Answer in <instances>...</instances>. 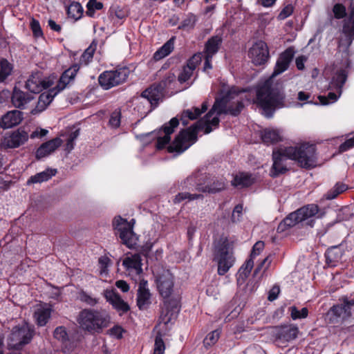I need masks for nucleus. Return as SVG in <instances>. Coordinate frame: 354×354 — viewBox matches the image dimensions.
Returning <instances> with one entry per match:
<instances>
[{
    "mask_svg": "<svg viewBox=\"0 0 354 354\" xmlns=\"http://www.w3.org/2000/svg\"><path fill=\"white\" fill-rule=\"evenodd\" d=\"M243 90L232 86L227 91H222L221 96L216 98L212 108L205 115V118L197 121L190 127L183 129L174 140L167 147L169 153H181L196 142L199 131H203L205 134L209 133L213 128H216L219 124L218 117L221 114L238 115L243 108L241 94Z\"/></svg>",
    "mask_w": 354,
    "mask_h": 354,
    "instance_id": "1",
    "label": "nucleus"
},
{
    "mask_svg": "<svg viewBox=\"0 0 354 354\" xmlns=\"http://www.w3.org/2000/svg\"><path fill=\"white\" fill-rule=\"evenodd\" d=\"M227 180L223 176H212L199 171L189 176L181 183V190L174 199V203H179L185 200L194 201L203 199L201 194H191L189 192L198 191L203 193L216 194L225 189Z\"/></svg>",
    "mask_w": 354,
    "mask_h": 354,
    "instance_id": "2",
    "label": "nucleus"
},
{
    "mask_svg": "<svg viewBox=\"0 0 354 354\" xmlns=\"http://www.w3.org/2000/svg\"><path fill=\"white\" fill-rule=\"evenodd\" d=\"M155 281L157 290L163 299L164 308L160 319L167 324L177 317L180 311V295L174 286V276L169 270L158 274Z\"/></svg>",
    "mask_w": 354,
    "mask_h": 354,
    "instance_id": "3",
    "label": "nucleus"
},
{
    "mask_svg": "<svg viewBox=\"0 0 354 354\" xmlns=\"http://www.w3.org/2000/svg\"><path fill=\"white\" fill-rule=\"evenodd\" d=\"M257 102L267 118H271L276 109L285 105V95L282 89L271 79L266 80L257 91Z\"/></svg>",
    "mask_w": 354,
    "mask_h": 354,
    "instance_id": "4",
    "label": "nucleus"
},
{
    "mask_svg": "<svg viewBox=\"0 0 354 354\" xmlns=\"http://www.w3.org/2000/svg\"><path fill=\"white\" fill-rule=\"evenodd\" d=\"M207 102L202 104V107L200 109L198 107H193L191 109L184 110L181 115L180 118L174 117L170 120L167 123H165L161 129L158 132L156 147L158 149H163L171 140V134H172L175 129L178 126L180 120L183 126H187L189 120H194L197 119L203 113L205 112L207 109Z\"/></svg>",
    "mask_w": 354,
    "mask_h": 354,
    "instance_id": "5",
    "label": "nucleus"
},
{
    "mask_svg": "<svg viewBox=\"0 0 354 354\" xmlns=\"http://www.w3.org/2000/svg\"><path fill=\"white\" fill-rule=\"evenodd\" d=\"M234 245V241L225 236H221L214 242V260L218 264L219 275L227 273L235 263Z\"/></svg>",
    "mask_w": 354,
    "mask_h": 354,
    "instance_id": "6",
    "label": "nucleus"
},
{
    "mask_svg": "<svg viewBox=\"0 0 354 354\" xmlns=\"http://www.w3.org/2000/svg\"><path fill=\"white\" fill-rule=\"evenodd\" d=\"M110 317L105 310L84 309L78 316L77 322L80 328L91 333H100L108 326Z\"/></svg>",
    "mask_w": 354,
    "mask_h": 354,
    "instance_id": "7",
    "label": "nucleus"
},
{
    "mask_svg": "<svg viewBox=\"0 0 354 354\" xmlns=\"http://www.w3.org/2000/svg\"><path fill=\"white\" fill-rule=\"evenodd\" d=\"M289 159L297 161L304 168L310 169L315 166V147L308 143H303L297 146L286 147L285 151Z\"/></svg>",
    "mask_w": 354,
    "mask_h": 354,
    "instance_id": "8",
    "label": "nucleus"
},
{
    "mask_svg": "<svg viewBox=\"0 0 354 354\" xmlns=\"http://www.w3.org/2000/svg\"><path fill=\"white\" fill-rule=\"evenodd\" d=\"M347 79V73L345 69L339 68L333 75L328 84L330 91L327 96L319 95V102L322 105H328L337 100L342 92V87Z\"/></svg>",
    "mask_w": 354,
    "mask_h": 354,
    "instance_id": "9",
    "label": "nucleus"
},
{
    "mask_svg": "<svg viewBox=\"0 0 354 354\" xmlns=\"http://www.w3.org/2000/svg\"><path fill=\"white\" fill-rule=\"evenodd\" d=\"M175 77L174 73H168L158 84H153L142 91L140 97L144 98L146 102L150 104L151 108L148 112L157 106L159 100L162 96L165 88L174 81Z\"/></svg>",
    "mask_w": 354,
    "mask_h": 354,
    "instance_id": "10",
    "label": "nucleus"
},
{
    "mask_svg": "<svg viewBox=\"0 0 354 354\" xmlns=\"http://www.w3.org/2000/svg\"><path fill=\"white\" fill-rule=\"evenodd\" d=\"M130 71L127 67H120L112 71H106L98 77L100 85L106 90L124 83L129 77Z\"/></svg>",
    "mask_w": 354,
    "mask_h": 354,
    "instance_id": "11",
    "label": "nucleus"
},
{
    "mask_svg": "<svg viewBox=\"0 0 354 354\" xmlns=\"http://www.w3.org/2000/svg\"><path fill=\"white\" fill-rule=\"evenodd\" d=\"M319 211V207L315 204H309L305 205L297 211L290 213L283 221L279 224V229L282 227H292L296 224L302 222L309 218L315 216Z\"/></svg>",
    "mask_w": 354,
    "mask_h": 354,
    "instance_id": "12",
    "label": "nucleus"
},
{
    "mask_svg": "<svg viewBox=\"0 0 354 354\" xmlns=\"http://www.w3.org/2000/svg\"><path fill=\"white\" fill-rule=\"evenodd\" d=\"M32 337V332L27 325L14 327L8 337V346L9 348L19 350L25 344L30 342Z\"/></svg>",
    "mask_w": 354,
    "mask_h": 354,
    "instance_id": "13",
    "label": "nucleus"
},
{
    "mask_svg": "<svg viewBox=\"0 0 354 354\" xmlns=\"http://www.w3.org/2000/svg\"><path fill=\"white\" fill-rule=\"evenodd\" d=\"M342 32L344 37L339 41V47L348 48L354 39V0H351L349 16L344 21Z\"/></svg>",
    "mask_w": 354,
    "mask_h": 354,
    "instance_id": "14",
    "label": "nucleus"
},
{
    "mask_svg": "<svg viewBox=\"0 0 354 354\" xmlns=\"http://www.w3.org/2000/svg\"><path fill=\"white\" fill-rule=\"evenodd\" d=\"M28 140V133L23 128H19L4 136L1 146L5 149H14L24 145Z\"/></svg>",
    "mask_w": 354,
    "mask_h": 354,
    "instance_id": "15",
    "label": "nucleus"
},
{
    "mask_svg": "<svg viewBox=\"0 0 354 354\" xmlns=\"http://www.w3.org/2000/svg\"><path fill=\"white\" fill-rule=\"evenodd\" d=\"M286 147H280L279 149L273 151V164L270 171L271 176L273 177L284 174L288 170L285 162L289 159V157L286 154Z\"/></svg>",
    "mask_w": 354,
    "mask_h": 354,
    "instance_id": "16",
    "label": "nucleus"
},
{
    "mask_svg": "<svg viewBox=\"0 0 354 354\" xmlns=\"http://www.w3.org/2000/svg\"><path fill=\"white\" fill-rule=\"evenodd\" d=\"M250 56L255 65L264 64L269 58V50L266 43L257 41L250 49Z\"/></svg>",
    "mask_w": 354,
    "mask_h": 354,
    "instance_id": "17",
    "label": "nucleus"
},
{
    "mask_svg": "<svg viewBox=\"0 0 354 354\" xmlns=\"http://www.w3.org/2000/svg\"><path fill=\"white\" fill-rule=\"evenodd\" d=\"M50 85V81L44 80L41 73L37 71L30 75L26 82L25 87L32 93H39L43 89L49 88Z\"/></svg>",
    "mask_w": 354,
    "mask_h": 354,
    "instance_id": "18",
    "label": "nucleus"
},
{
    "mask_svg": "<svg viewBox=\"0 0 354 354\" xmlns=\"http://www.w3.org/2000/svg\"><path fill=\"white\" fill-rule=\"evenodd\" d=\"M33 99L34 97L32 94L21 90L17 86L13 88L11 95V104L15 108L20 110L25 109L28 104Z\"/></svg>",
    "mask_w": 354,
    "mask_h": 354,
    "instance_id": "19",
    "label": "nucleus"
},
{
    "mask_svg": "<svg viewBox=\"0 0 354 354\" xmlns=\"http://www.w3.org/2000/svg\"><path fill=\"white\" fill-rule=\"evenodd\" d=\"M299 328L293 324L283 325L275 328L274 336L277 339L290 342L297 337Z\"/></svg>",
    "mask_w": 354,
    "mask_h": 354,
    "instance_id": "20",
    "label": "nucleus"
},
{
    "mask_svg": "<svg viewBox=\"0 0 354 354\" xmlns=\"http://www.w3.org/2000/svg\"><path fill=\"white\" fill-rule=\"evenodd\" d=\"M104 295L106 301H109L120 315L127 313L130 310L129 304L114 290H106Z\"/></svg>",
    "mask_w": 354,
    "mask_h": 354,
    "instance_id": "21",
    "label": "nucleus"
},
{
    "mask_svg": "<svg viewBox=\"0 0 354 354\" xmlns=\"http://www.w3.org/2000/svg\"><path fill=\"white\" fill-rule=\"evenodd\" d=\"M147 286V280L142 279L139 283L136 300L137 306L140 310L147 309L151 303V293Z\"/></svg>",
    "mask_w": 354,
    "mask_h": 354,
    "instance_id": "22",
    "label": "nucleus"
},
{
    "mask_svg": "<svg viewBox=\"0 0 354 354\" xmlns=\"http://www.w3.org/2000/svg\"><path fill=\"white\" fill-rule=\"evenodd\" d=\"M24 119V113L19 110L9 111L0 118V127L6 129L15 127Z\"/></svg>",
    "mask_w": 354,
    "mask_h": 354,
    "instance_id": "23",
    "label": "nucleus"
},
{
    "mask_svg": "<svg viewBox=\"0 0 354 354\" xmlns=\"http://www.w3.org/2000/svg\"><path fill=\"white\" fill-rule=\"evenodd\" d=\"M62 144V140L55 138L43 143L36 151L35 157L37 160L46 157L54 152Z\"/></svg>",
    "mask_w": 354,
    "mask_h": 354,
    "instance_id": "24",
    "label": "nucleus"
},
{
    "mask_svg": "<svg viewBox=\"0 0 354 354\" xmlns=\"http://www.w3.org/2000/svg\"><path fill=\"white\" fill-rule=\"evenodd\" d=\"M295 51L292 48H288L282 53L278 58L272 73V77L277 76L285 71L289 66L294 57Z\"/></svg>",
    "mask_w": 354,
    "mask_h": 354,
    "instance_id": "25",
    "label": "nucleus"
},
{
    "mask_svg": "<svg viewBox=\"0 0 354 354\" xmlns=\"http://www.w3.org/2000/svg\"><path fill=\"white\" fill-rule=\"evenodd\" d=\"M78 71L79 66L73 65L62 73L57 85L55 86L58 91L61 92L66 88L67 84L75 78Z\"/></svg>",
    "mask_w": 354,
    "mask_h": 354,
    "instance_id": "26",
    "label": "nucleus"
},
{
    "mask_svg": "<svg viewBox=\"0 0 354 354\" xmlns=\"http://www.w3.org/2000/svg\"><path fill=\"white\" fill-rule=\"evenodd\" d=\"M343 250L340 245H335L329 248L326 253V263L330 267H334L339 262L343 256Z\"/></svg>",
    "mask_w": 354,
    "mask_h": 354,
    "instance_id": "27",
    "label": "nucleus"
},
{
    "mask_svg": "<svg viewBox=\"0 0 354 354\" xmlns=\"http://www.w3.org/2000/svg\"><path fill=\"white\" fill-rule=\"evenodd\" d=\"M119 236L122 243L129 248H132L136 244L137 237L133 231V226L126 225V227L120 228Z\"/></svg>",
    "mask_w": 354,
    "mask_h": 354,
    "instance_id": "28",
    "label": "nucleus"
},
{
    "mask_svg": "<svg viewBox=\"0 0 354 354\" xmlns=\"http://www.w3.org/2000/svg\"><path fill=\"white\" fill-rule=\"evenodd\" d=\"M222 42L223 39L221 36L215 35L211 37L205 44L203 55H207L209 57H213L218 53Z\"/></svg>",
    "mask_w": 354,
    "mask_h": 354,
    "instance_id": "29",
    "label": "nucleus"
},
{
    "mask_svg": "<svg viewBox=\"0 0 354 354\" xmlns=\"http://www.w3.org/2000/svg\"><path fill=\"white\" fill-rule=\"evenodd\" d=\"M142 259L139 254H134L130 257H127L123 261V266L127 269L133 270L136 274H140L142 272Z\"/></svg>",
    "mask_w": 354,
    "mask_h": 354,
    "instance_id": "30",
    "label": "nucleus"
},
{
    "mask_svg": "<svg viewBox=\"0 0 354 354\" xmlns=\"http://www.w3.org/2000/svg\"><path fill=\"white\" fill-rule=\"evenodd\" d=\"M56 174V169H47L45 171L37 173L35 175L30 176L29 179L27 180V185L41 183L47 181L49 179H50L53 176H55Z\"/></svg>",
    "mask_w": 354,
    "mask_h": 354,
    "instance_id": "31",
    "label": "nucleus"
},
{
    "mask_svg": "<svg viewBox=\"0 0 354 354\" xmlns=\"http://www.w3.org/2000/svg\"><path fill=\"white\" fill-rule=\"evenodd\" d=\"M262 141L266 145L278 142L281 140V133L277 129H266L261 132Z\"/></svg>",
    "mask_w": 354,
    "mask_h": 354,
    "instance_id": "32",
    "label": "nucleus"
},
{
    "mask_svg": "<svg viewBox=\"0 0 354 354\" xmlns=\"http://www.w3.org/2000/svg\"><path fill=\"white\" fill-rule=\"evenodd\" d=\"M253 183V178L250 174L240 173L234 177L232 185L238 188H243L250 186Z\"/></svg>",
    "mask_w": 354,
    "mask_h": 354,
    "instance_id": "33",
    "label": "nucleus"
},
{
    "mask_svg": "<svg viewBox=\"0 0 354 354\" xmlns=\"http://www.w3.org/2000/svg\"><path fill=\"white\" fill-rule=\"evenodd\" d=\"M348 189V186L344 183L337 182L325 194L326 200H333L336 198L339 194H342Z\"/></svg>",
    "mask_w": 354,
    "mask_h": 354,
    "instance_id": "34",
    "label": "nucleus"
},
{
    "mask_svg": "<svg viewBox=\"0 0 354 354\" xmlns=\"http://www.w3.org/2000/svg\"><path fill=\"white\" fill-rule=\"evenodd\" d=\"M253 266L254 260L252 258H249L239 270L237 274L238 283L245 281V279L250 275Z\"/></svg>",
    "mask_w": 354,
    "mask_h": 354,
    "instance_id": "35",
    "label": "nucleus"
},
{
    "mask_svg": "<svg viewBox=\"0 0 354 354\" xmlns=\"http://www.w3.org/2000/svg\"><path fill=\"white\" fill-rule=\"evenodd\" d=\"M174 39V38L170 39L153 54V59L155 60H160L164 58L173 50Z\"/></svg>",
    "mask_w": 354,
    "mask_h": 354,
    "instance_id": "36",
    "label": "nucleus"
},
{
    "mask_svg": "<svg viewBox=\"0 0 354 354\" xmlns=\"http://www.w3.org/2000/svg\"><path fill=\"white\" fill-rule=\"evenodd\" d=\"M13 66L6 59H0V82H3L11 75Z\"/></svg>",
    "mask_w": 354,
    "mask_h": 354,
    "instance_id": "37",
    "label": "nucleus"
},
{
    "mask_svg": "<svg viewBox=\"0 0 354 354\" xmlns=\"http://www.w3.org/2000/svg\"><path fill=\"white\" fill-rule=\"evenodd\" d=\"M67 15L69 17L77 20L83 15V8L80 3L73 1L67 8Z\"/></svg>",
    "mask_w": 354,
    "mask_h": 354,
    "instance_id": "38",
    "label": "nucleus"
},
{
    "mask_svg": "<svg viewBox=\"0 0 354 354\" xmlns=\"http://www.w3.org/2000/svg\"><path fill=\"white\" fill-rule=\"evenodd\" d=\"M51 310L50 308L38 309L35 313L37 323L40 326H45L50 317Z\"/></svg>",
    "mask_w": 354,
    "mask_h": 354,
    "instance_id": "39",
    "label": "nucleus"
},
{
    "mask_svg": "<svg viewBox=\"0 0 354 354\" xmlns=\"http://www.w3.org/2000/svg\"><path fill=\"white\" fill-rule=\"evenodd\" d=\"M196 22V17L193 14H188L186 17L182 21L178 29L191 30L194 28Z\"/></svg>",
    "mask_w": 354,
    "mask_h": 354,
    "instance_id": "40",
    "label": "nucleus"
},
{
    "mask_svg": "<svg viewBox=\"0 0 354 354\" xmlns=\"http://www.w3.org/2000/svg\"><path fill=\"white\" fill-rule=\"evenodd\" d=\"M339 301L344 312V317L348 318L352 314L351 309L354 306V299H349L347 297H343Z\"/></svg>",
    "mask_w": 354,
    "mask_h": 354,
    "instance_id": "41",
    "label": "nucleus"
},
{
    "mask_svg": "<svg viewBox=\"0 0 354 354\" xmlns=\"http://www.w3.org/2000/svg\"><path fill=\"white\" fill-rule=\"evenodd\" d=\"M86 15L93 17L95 10H100L103 8V3L97 0H89L86 4Z\"/></svg>",
    "mask_w": 354,
    "mask_h": 354,
    "instance_id": "42",
    "label": "nucleus"
},
{
    "mask_svg": "<svg viewBox=\"0 0 354 354\" xmlns=\"http://www.w3.org/2000/svg\"><path fill=\"white\" fill-rule=\"evenodd\" d=\"M289 310L290 311V316L294 320L306 318L308 314V310L307 308H303L299 310L297 307L291 306L290 307Z\"/></svg>",
    "mask_w": 354,
    "mask_h": 354,
    "instance_id": "43",
    "label": "nucleus"
},
{
    "mask_svg": "<svg viewBox=\"0 0 354 354\" xmlns=\"http://www.w3.org/2000/svg\"><path fill=\"white\" fill-rule=\"evenodd\" d=\"M59 91L54 87L50 90H48L46 92H44L41 94H40L39 99H40L41 101L44 102L48 105L50 104V103L53 101V98L55 95H57Z\"/></svg>",
    "mask_w": 354,
    "mask_h": 354,
    "instance_id": "44",
    "label": "nucleus"
},
{
    "mask_svg": "<svg viewBox=\"0 0 354 354\" xmlns=\"http://www.w3.org/2000/svg\"><path fill=\"white\" fill-rule=\"evenodd\" d=\"M165 350V343L160 333H158L155 338L153 354H164Z\"/></svg>",
    "mask_w": 354,
    "mask_h": 354,
    "instance_id": "45",
    "label": "nucleus"
},
{
    "mask_svg": "<svg viewBox=\"0 0 354 354\" xmlns=\"http://www.w3.org/2000/svg\"><path fill=\"white\" fill-rule=\"evenodd\" d=\"M53 336L62 343L66 342L68 340V335L64 326L57 327L53 332Z\"/></svg>",
    "mask_w": 354,
    "mask_h": 354,
    "instance_id": "46",
    "label": "nucleus"
},
{
    "mask_svg": "<svg viewBox=\"0 0 354 354\" xmlns=\"http://www.w3.org/2000/svg\"><path fill=\"white\" fill-rule=\"evenodd\" d=\"M219 336L220 332L218 330H215L209 333L203 340L205 346L207 347L215 344L218 341Z\"/></svg>",
    "mask_w": 354,
    "mask_h": 354,
    "instance_id": "47",
    "label": "nucleus"
},
{
    "mask_svg": "<svg viewBox=\"0 0 354 354\" xmlns=\"http://www.w3.org/2000/svg\"><path fill=\"white\" fill-rule=\"evenodd\" d=\"M334 17L337 19H343L346 16V7L342 3H336L333 8Z\"/></svg>",
    "mask_w": 354,
    "mask_h": 354,
    "instance_id": "48",
    "label": "nucleus"
},
{
    "mask_svg": "<svg viewBox=\"0 0 354 354\" xmlns=\"http://www.w3.org/2000/svg\"><path fill=\"white\" fill-rule=\"evenodd\" d=\"M194 70L189 66H184L180 73L178 75V80L182 84L188 81L193 75Z\"/></svg>",
    "mask_w": 354,
    "mask_h": 354,
    "instance_id": "49",
    "label": "nucleus"
},
{
    "mask_svg": "<svg viewBox=\"0 0 354 354\" xmlns=\"http://www.w3.org/2000/svg\"><path fill=\"white\" fill-rule=\"evenodd\" d=\"M30 26L35 37H40L43 36V32L39 21L32 18L30 21Z\"/></svg>",
    "mask_w": 354,
    "mask_h": 354,
    "instance_id": "50",
    "label": "nucleus"
},
{
    "mask_svg": "<svg viewBox=\"0 0 354 354\" xmlns=\"http://www.w3.org/2000/svg\"><path fill=\"white\" fill-rule=\"evenodd\" d=\"M94 48L91 46L88 47L83 54L81 56L80 62L85 65L88 64V63L91 61L94 54Z\"/></svg>",
    "mask_w": 354,
    "mask_h": 354,
    "instance_id": "51",
    "label": "nucleus"
},
{
    "mask_svg": "<svg viewBox=\"0 0 354 354\" xmlns=\"http://www.w3.org/2000/svg\"><path fill=\"white\" fill-rule=\"evenodd\" d=\"M203 55L201 53L193 55L187 63V66H189L192 70H195L197 65L201 62Z\"/></svg>",
    "mask_w": 354,
    "mask_h": 354,
    "instance_id": "52",
    "label": "nucleus"
},
{
    "mask_svg": "<svg viewBox=\"0 0 354 354\" xmlns=\"http://www.w3.org/2000/svg\"><path fill=\"white\" fill-rule=\"evenodd\" d=\"M98 263L100 267V273H106L107 268L111 263L110 259L106 256H102L99 258Z\"/></svg>",
    "mask_w": 354,
    "mask_h": 354,
    "instance_id": "53",
    "label": "nucleus"
},
{
    "mask_svg": "<svg viewBox=\"0 0 354 354\" xmlns=\"http://www.w3.org/2000/svg\"><path fill=\"white\" fill-rule=\"evenodd\" d=\"M109 124L111 127L114 128H117L120 124V112L118 111H115L111 115V118L109 120Z\"/></svg>",
    "mask_w": 354,
    "mask_h": 354,
    "instance_id": "54",
    "label": "nucleus"
},
{
    "mask_svg": "<svg viewBox=\"0 0 354 354\" xmlns=\"http://www.w3.org/2000/svg\"><path fill=\"white\" fill-rule=\"evenodd\" d=\"M293 12V7L292 5L285 6L277 16L279 20H283L290 16Z\"/></svg>",
    "mask_w": 354,
    "mask_h": 354,
    "instance_id": "55",
    "label": "nucleus"
},
{
    "mask_svg": "<svg viewBox=\"0 0 354 354\" xmlns=\"http://www.w3.org/2000/svg\"><path fill=\"white\" fill-rule=\"evenodd\" d=\"M330 313L337 318H342L343 320L347 319V317H344V312L340 304L336 306H333L330 308Z\"/></svg>",
    "mask_w": 354,
    "mask_h": 354,
    "instance_id": "56",
    "label": "nucleus"
},
{
    "mask_svg": "<svg viewBox=\"0 0 354 354\" xmlns=\"http://www.w3.org/2000/svg\"><path fill=\"white\" fill-rule=\"evenodd\" d=\"M126 225H131V223H129L126 219L122 218L121 216L115 217L113 219V225L118 232H120V228L126 227Z\"/></svg>",
    "mask_w": 354,
    "mask_h": 354,
    "instance_id": "57",
    "label": "nucleus"
},
{
    "mask_svg": "<svg viewBox=\"0 0 354 354\" xmlns=\"http://www.w3.org/2000/svg\"><path fill=\"white\" fill-rule=\"evenodd\" d=\"M80 299L82 301L85 302L91 306H94L97 303V300L95 298L92 297L85 292L80 293Z\"/></svg>",
    "mask_w": 354,
    "mask_h": 354,
    "instance_id": "58",
    "label": "nucleus"
},
{
    "mask_svg": "<svg viewBox=\"0 0 354 354\" xmlns=\"http://www.w3.org/2000/svg\"><path fill=\"white\" fill-rule=\"evenodd\" d=\"M263 248L264 243L261 241H257L252 248L250 258H252L254 260L255 257L259 255Z\"/></svg>",
    "mask_w": 354,
    "mask_h": 354,
    "instance_id": "59",
    "label": "nucleus"
},
{
    "mask_svg": "<svg viewBox=\"0 0 354 354\" xmlns=\"http://www.w3.org/2000/svg\"><path fill=\"white\" fill-rule=\"evenodd\" d=\"M353 147H354V136L346 140L344 143L341 144L339 147V151L340 153H343Z\"/></svg>",
    "mask_w": 354,
    "mask_h": 354,
    "instance_id": "60",
    "label": "nucleus"
},
{
    "mask_svg": "<svg viewBox=\"0 0 354 354\" xmlns=\"http://www.w3.org/2000/svg\"><path fill=\"white\" fill-rule=\"evenodd\" d=\"M272 255L268 256L259 265H257V266L255 268L254 272V274L255 275L258 274V272L262 269V268L264 266L265 264H266L265 270L268 268V267L272 261Z\"/></svg>",
    "mask_w": 354,
    "mask_h": 354,
    "instance_id": "61",
    "label": "nucleus"
},
{
    "mask_svg": "<svg viewBox=\"0 0 354 354\" xmlns=\"http://www.w3.org/2000/svg\"><path fill=\"white\" fill-rule=\"evenodd\" d=\"M272 255L268 256L259 265H257V266L255 268L254 272V274L255 275L258 274V272L262 269V268L264 266L265 264H266L265 270L268 268V267L272 261Z\"/></svg>",
    "mask_w": 354,
    "mask_h": 354,
    "instance_id": "62",
    "label": "nucleus"
},
{
    "mask_svg": "<svg viewBox=\"0 0 354 354\" xmlns=\"http://www.w3.org/2000/svg\"><path fill=\"white\" fill-rule=\"evenodd\" d=\"M243 210V206L240 204L235 206L234 208L232 215V220L233 222H235L236 221L239 220V217L241 215V212Z\"/></svg>",
    "mask_w": 354,
    "mask_h": 354,
    "instance_id": "63",
    "label": "nucleus"
},
{
    "mask_svg": "<svg viewBox=\"0 0 354 354\" xmlns=\"http://www.w3.org/2000/svg\"><path fill=\"white\" fill-rule=\"evenodd\" d=\"M48 105L40 99L38 100L36 107L31 111V113L37 114L45 110Z\"/></svg>",
    "mask_w": 354,
    "mask_h": 354,
    "instance_id": "64",
    "label": "nucleus"
}]
</instances>
